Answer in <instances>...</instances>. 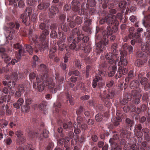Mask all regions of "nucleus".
<instances>
[{
    "label": "nucleus",
    "instance_id": "1",
    "mask_svg": "<svg viewBox=\"0 0 150 150\" xmlns=\"http://www.w3.org/2000/svg\"><path fill=\"white\" fill-rule=\"evenodd\" d=\"M43 78H39L38 77H36L37 82L34 83V87L36 90L39 91H42L44 89L45 87L48 86L49 88L50 89L51 91L53 93H55L57 90L60 89L61 86L58 85V88L55 86L52 82H47L46 81H44L43 83H41Z\"/></svg>",
    "mask_w": 150,
    "mask_h": 150
},
{
    "label": "nucleus",
    "instance_id": "2",
    "mask_svg": "<svg viewBox=\"0 0 150 150\" xmlns=\"http://www.w3.org/2000/svg\"><path fill=\"white\" fill-rule=\"evenodd\" d=\"M117 54H115L114 53L112 54V53H109L106 54L105 56L106 59L108 60V62L110 64H112L114 62V60L113 59L114 57L117 58L115 61V63H118V65L120 66L123 64L124 66L127 65V62L126 61H125V59L124 57L121 58V57L119 56L118 57L116 56Z\"/></svg>",
    "mask_w": 150,
    "mask_h": 150
},
{
    "label": "nucleus",
    "instance_id": "3",
    "mask_svg": "<svg viewBox=\"0 0 150 150\" xmlns=\"http://www.w3.org/2000/svg\"><path fill=\"white\" fill-rule=\"evenodd\" d=\"M112 20L114 21V23L116 25L117 24V20L116 18V17L115 15L112 14H110L107 16L105 17V18H102L100 21V23L101 24H103L106 23H107L109 26H110L112 23Z\"/></svg>",
    "mask_w": 150,
    "mask_h": 150
},
{
    "label": "nucleus",
    "instance_id": "4",
    "mask_svg": "<svg viewBox=\"0 0 150 150\" xmlns=\"http://www.w3.org/2000/svg\"><path fill=\"white\" fill-rule=\"evenodd\" d=\"M14 47L15 48L19 49V55H17V56H16L17 60L14 59H13L11 61V63L12 65L16 63L19 61L21 58V55L23 54L22 52L23 51H22V46L21 45H20L19 43H17L14 45Z\"/></svg>",
    "mask_w": 150,
    "mask_h": 150
},
{
    "label": "nucleus",
    "instance_id": "5",
    "mask_svg": "<svg viewBox=\"0 0 150 150\" xmlns=\"http://www.w3.org/2000/svg\"><path fill=\"white\" fill-rule=\"evenodd\" d=\"M46 29L45 31H43L42 34L40 37V41L42 42V48L44 49L47 47V36L49 34V30H47Z\"/></svg>",
    "mask_w": 150,
    "mask_h": 150
},
{
    "label": "nucleus",
    "instance_id": "6",
    "mask_svg": "<svg viewBox=\"0 0 150 150\" xmlns=\"http://www.w3.org/2000/svg\"><path fill=\"white\" fill-rule=\"evenodd\" d=\"M68 42L69 43H72L69 46L70 48L72 50H74L76 46V43L79 42L78 38L75 37L74 35L70 36L68 38Z\"/></svg>",
    "mask_w": 150,
    "mask_h": 150
},
{
    "label": "nucleus",
    "instance_id": "7",
    "mask_svg": "<svg viewBox=\"0 0 150 150\" xmlns=\"http://www.w3.org/2000/svg\"><path fill=\"white\" fill-rule=\"evenodd\" d=\"M66 36L64 34H62V37L57 42L59 50L62 51L64 49L66 45L64 43L65 42Z\"/></svg>",
    "mask_w": 150,
    "mask_h": 150
},
{
    "label": "nucleus",
    "instance_id": "8",
    "mask_svg": "<svg viewBox=\"0 0 150 150\" xmlns=\"http://www.w3.org/2000/svg\"><path fill=\"white\" fill-rule=\"evenodd\" d=\"M114 93L112 92L104 91L103 93L101 94L102 100L103 101H105V99H112L114 96Z\"/></svg>",
    "mask_w": 150,
    "mask_h": 150
},
{
    "label": "nucleus",
    "instance_id": "9",
    "mask_svg": "<svg viewBox=\"0 0 150 150\" xmlns=\"http://www.w3.org/2000/svg\"><path fill=\"white\" fill-rule=\"evenodd\" d=\"M102 78L99 76H96L93 80L92 83V86L93 88H95L98 84L100 85L101 86H103L104 85V82L102 81Z\"/></svg>",
    "mask_w": 150,
    "mask_h": 150
},
{
    "label": "nucleus",
    "instance_id": "10",
    "mask_svg": "<svg viewBox=\"0 0 150 150\" xmlns=\"http://www.w3.org/2000/svg\"><path fill=\"white\" fill-rule=\"evenodd\" d=\"M108 41L107 40H105V41H103V43L101 42L98 43L97 44V49L99 50L100 52L105 50V47H104V45L105 46L107 45L108 44Z\"/></svg>",
    "mask_w": 150,
    "mask_h": 150
},
{
    "label": "nucleus",
    "instance_id": "11",
    "mask_svg": "<svg viewBox=\"0 0 150 150\" xmlns=\"http://www.w3.org/2000/svg\"><path fill=\"white\" fill-rule=\"evenodd\" d=\"M5 51V50L4 48L2 47L0 48V52L2 53L1 55L2 58L4 59L5 62H7L11 59V58L4 53Z\"/></svg>",
    "mask_w": 150,
    "mask_h": 150
},
{
    "label": "nucleus",
    "instance_id": "12",
    "mask_svg": "<svg viewBox=\"0 0 150 150\" xmlns=\"http://www.w3.org/2000/svg\"><path fill=\"white\" fill-rule=\"evenodd\" d=\"M18 78V75L17 71H13L10 76H6L4 77V78L6 79H11L13 80H15L17 79Z\"/></svg>",
    "mask_w": 150,
    "mask_h": 150
},
{
    "label": "nucleus",
    "instance_id": "13",
    "mask_svg": "<svg viewBox=\"0 0 150 150\" xmlns=\"http://www.w3.org/2000/svg\"><path fill=\"white\" fill-rule=\"evenodd\" d=\"M33 47L31 45H28L24 47L22 52H28L30 54H32L33 53Z\"/></svg>",
    "mask_w": 150,
    "mask_h": 150
},
{
    "label": "nucleus",
    "instance_id": "14",
    "mask_svg": "<svg viewBox=\"0 0 150 150\" xmlns=\"http://www.w3.org/2000/svg\"><path fill=\"white\" fill-rule=\"evenodd\" d=\"M132 95L134 97H137L135 98L134 102L138 104L140 103V100L138 92L136 90H133L131 92Z\"/></svg>",
    "mask_w": 150,
    "mask_h": 150
},
{
    "label": "nucleus",
    "instance_id": "15",
    "mask_svg": "<svg viewBox=\"0 0 150 150\" xmlns=\"http://www.w3.org/2000/svg\"><path fill=\"white\" fill-rule=\"evenodd\" d=\"M6 31L7 33L9 34L6 37L7 40H12L13 38V35L15 33V31L13 29H11V30H6Z\"/></svg>",
    "mask_w": 150,
    "mask_h": 150
},
{
    "label": "nucleus",
    "instance_id": "16",
    "mask_svg": "<svg viewBox=\"0 0 150 150\" xmlns=\"http://www.w3.org/2000/svg\"><path fill=\"white\" fill-rule=\"evenodd\" d=\"M121 121V119L119 116L113 118L112 120V122L115 126H117L119 125Z\"/></svg>",
    "mask_w": 150,
    "mask_h": 150
},
{
    "label": "nucleus",
    "instance_id": "17",
    "mask_svg": "<svg viewBox=\"0 0 150 150\" xmlns=\"http://www.w3.org/2000/svg\"><path fill=\"white\" fill-rule=\"evenodd\" d=\"M139 83L137 80H134L132 81L130 83V88L133 89L137 88L139 86Z\"/></svg>",
    "mask_w": 150,
    "mask_h": 150
},
{
    "label": "nucleus",
    "instance_id": "18",
    "mask_svg": "<svg viewBox=\"0 0 150 150\" xmlns=\"http://www.w3.org/2000/svg\"><path fill=\"white\" fill-rule=\"evenodd\" d=\"M56 50L57 48L55 47H52L51 48L49 55V57L50 58H53L55 57V55L53 53L56 51Z\"/></svg>",
    "mask_w": 150,
    "mask_h": 150
},
{
    "label": "nucleus",
    "instance_id": "19",
    "mask_svg": "<svg viewBox=\"0 0 150 150\" xmlns=\"http://www.w3.org/2000/svg\"><path fill=\"white\" fill-rule=\"evenodd\" d=\"M39 108L43 111V113L45 114L47 112L46 106L43 103H41L39 106Z\"/></svg>",
    "mask_w": 150,
    "mask_h": 150
},
{
    "label": "nucleus",
    "instance_id": "20",
    "mask_svg": "<svg viewBox=\"0 0 150 150\" xmlns=\"http://www.w3.org/2000/svg\"><path fill=\"white\" fill-rule=\"evenodd\" d=\"M117 68L115 65L113 66L112 67V70L110 71L108 74V75L109 77H112L113 76L115 71H116Z\"/></svg>",
    "mask_w": 150,
    "mask_h": 150
},
{
    "label": "nucleus",
    "instance_id": "21",
    "mask_svg": "<svg viewBox=\"0 0 150 150\" xmlns=\"http://www.w3.org/2000/svg\"><path fill=\"white\" fill-rule=\"evenodd\" d=\"M22 22L23 23H25L28 20L29 16L25 13L22 14L21 16Z\"/></svg>",
    "mask_w": 150,
    "mask_h": 150
},
{
    "label": "nucleus",
    "instance_id": "22",
    "mask_svg": "<svg viewBox=\"0 0 150 150\" xmlns=\"http://www.w3.org/2000/svg\"><path fill=\"white\" fill-rule=\"evenodd\" d=\"M40 28L42 30H44L43 31H45V30L47 29V30H49V27L48 26H46L44 23H41L39 25Z\"/></svg>",
    "mask_w": 150,
    "mask_h": 150
},
{
    "label": "nucleus",
    "instance_id": "23",
    "mask_svg": "<svg viewBox=\"0 0 150 150\" xmlns=\"http://www.w3.org/2000/svg\"><path fill=\"white\" fill-rule=\"evenodd\" d=\"M78 38L79 41L83 40L85 42H87L89 40V38L88 37L84 36L83 35H81Z\"/></svg>",
    "mask_w": 150,
    "mask_h": 150
},
{
    "label": "nucleus",
    "instance_id": "24",
    "mask_svg": "<svg viewBox=\"0 0 150 150\" xmlns=\"http://www.w3.org/2000/svg\"><path fill=\"white\" fill-rule=\"evenodd\" d=\"M8 28L6 30V28H5L6 27H5L4 28L5 30L6 31V30H11V29H13L12 28H13L15 27V25L13 23H9L8 24H7Z\"/></svg>",
    "mask_w": 150,
    "mask_h": 150
},
{
    "label": "nucleus",
    "instance_id": "25",
    "mask_svg": "<svg viewBox=\"0 0 150 150\" xmlns=\"http://www.w3.org/2000/svg\"><path fill=\"white\" fill-rule=\"evenodd\" d=\"M114 20H112V22H113V23H112V24L110 26H111L113 25L114 26L112 27L113 30L114 31V32H116L117 31L118 29L117 26L118 25L119 23L118 21H117V24L116 25L115 24V23H114V22H114Z\"/></svg>",
    "mask_w": 150,
    "mask_h": 150
},
{
    "label": "nucleus",
    "instance_id": "26",
    "mask_svg": "<svg viewBox=\"0 0 150 150\" xmlns=\"http://www.w3.org/2000/svg\"><path fill=\"white\" fill-rule=\"evenodd\" d=\"M134 145H132V146L131 147L130 146L129 144H126L124 147L125 149L127 150H129L132 148L133 150H136V148L135 147H134Z\"/></svg>",
    "mask_w": 150,
    "mask_h": 150
},
{
    "label": "nucleus",
    "instance_id": "27",
    "mask_svg": "<svg viewBox=\"0 0 150 150\" xmlns=\"http://www.w3.org/2000/svg\"><path fill=\"white\" fill-rule=\"evenodd\" d=\"M15 85L16 83L14 81L12 82L11 81H10L8 83V87L10 89L14 88Z\"/></svg>",
    "mask_w": 150,
    "mask_h": 150
},
{
    "label": "nucleus",
    "instance_id": "28",
    "mask_svg": "<svg viewBox=\"0 0 150 150\" xmlns=\"http://www.w3.org/2000/svg\"><path fill=\"white\" fill-rule=\"evenodd\" d=\"M120 72L123 74H126L128 72V70L125 68H124L122 66L119 67Z\"/></svg>",
    "mask_w": 150,
    "mask_h": 150
},
{
    "label": "nucleus",
    "instance_id": "29",
    "mask_svg": "<svg viewBox=\"0 0 150 150\" xmlns=\"http://www.w3.org/2000/svg\"><path fill=\"white\" fill-rule=\"evenodd\" d=\"M103 116L99 114H97L95 116L96 120L98 122H100L102 120Z\"/></svg>",
    "mask_w": 150,
    "mask_h": 150
},
{
    "label": "nucleus",
    "instance_id": "30",
    "mask_svg": "<svg viewBox=\"0 0 150 150\" xmlns=\"http://www.w3.org/2000/svg\"><path fill=\"white\" fill-rule=\"evenodd\" d=\"M32 10L31 8L28 7L26 10L25 13L29 16L32 13Z\"/></svg>",
    "mask_w": 150,
    "mask_h": 150
},
{
    "label": "nucleus",
    "instance_id": "31",
    "mask_svg": "<svg viewBox=\"0 0 150 150\" xmlns=\"http://www.w3.org/2000/svg\"><path fill=\"white\" fill-rule=\"evenodd\" d=\"M78 122L79 123V124H78V125H76L77 127V128L75 126H74V127H75V129L74 130V133L76 134H77L81 132L80 130L78 128H80V125L79 124V122Z\"/></svg>",
    "mask_w": 150,
    "mask_h": 150
},
{
    "label": "nucleus",
    "instance_id": "32",
    "mask_svg": "<svg viewBox=\"0 0 150 150\" xmlns=\"http://www.w3.org/2000/svg\"><path fill=\"white\" fill-rule=\"evenodd\" d=\"M58 8L56 7H52L51 12L52 13L53 15L55 14L58 12Z\"/></svg>",
    "mask_w": 150,
    "mask_h": 150
},
{
    "label": "nucleus",
    "instance_id": "33",
    "mask_svg": "<svg viewBox=\"0 0 150 150\" xmlns=\"http://www.w3.org/2000/svg\"><path fill=\"white\" fill-rule=\"evenodd\" d=\"M121 149L120 147L117 145L114 144L113 146H112L111 150H120Z\"/></svg>",
    "mask_w": 150,
    "mask_h": 150
},
{
    "label": "nucleus",
    "instance_id": "34",
    "mask_svg": "<svg viewBox=\"0 0 150 150\" xmlns=\"http://www.w3.org/2000/svg\"><path fill=\"white\" fill-rule=\"evenodd\" d=\"M18 90L19 91L22 92V93H23L24 90L23 85L22 84L19 85L18 87Z\"/></svg>",
    "mask_w": 150,
    "mask_h": 150
},
{
    "label": "nucleus",
    "instance_id": "35",
    "mask_svg": "<svg viewBox=\"0 0 150 150\" xmlns=\"http://www.w3.org/2000/svg\"><path fill=\"white\" fill-rule=\"evenodd\" d=\"M33 59L34 62L33 63V67H35L36 66V62L38 60V57L36 56L35 55L33 57Z\"/></svg>",
    "mask_w": 150,
    "mask_h": 150
},
{
    "label": "nucleus",
    "instance_id": "36",
    "mask_svg": "<svg viewBox=\"0 0 150 150\" xmlns=\"http://www.w3.org/2000/svg\"><path fill=\"white\" fill-rule=\"evenodd\" d=\"M16 134L17 136V137L19 139H21L22 138L23 133L22 132L20 131H18L16 132Z\"/></svg>",
    "mask_w": 150,
    "mask_h": 150
},
{
    "label": "nucleus",
    "instance_id": "37",
    "mask_svg": "<svg viewBox=\"0 0 150 150\" xmlns=\"http://www.w3.org/2000/svg\"><path fill=\"white\" fill-rule=\"evenodd\" d=\"M78 89L84 90V89L85 86L83 83L82 82H80L78 85Z\"/></svg>",
    "mask_w": 150,
    "mask_h": 150
},
{
    "label": "nucleus",
    "instance_id": "38",
    "mask_svg": "<svg viewBox=\"0 0 150 150\" xmlns=\"http://www.w3.org/2000/svg\"><path fill=\"white\" fill-rule=\"evenodd\" d=\"M117 46V44L115 43H114L111 46L112 48V50H113V53H115V54H116L117 53V51H116L115 49Z\"/></svg>",
    "mask_w": 150,
    "mask_h": 150
},
{
    "label": "nucleus",
    "instance_id": "39",
    "mask_svg": "<svg viewBox=\"0 0 150 150\" xmlns=\"http://www.w3.org/2000/svg\"><path fill=\"white\" fill-rule=\"evenodd\" d=\"M43 136L45 138H47L49 136V132L47 130H44L43 131Z\"/></svg>",
    "mask_w": 150,
    "mask_h": 150
},
{
    "label": "nucleus",
    "instance_id": "40",
    "mask_svg": "<svg viewBox=\"0 0 150 150\" xmlns=\"http://www.w3.org/2000/svg\"><path fill=\"white\" fill-rule=\"evenodd\" d=\"M126 122L129 125L132 126L133 124V121L130 120L129 118H127L126 119Z\"/></svg>",
    "mask_w": 150,
    "mask_h": 150
},
{
    "label": "nucleus",
    "instance_id": "41",
    "mask_svg": "<svg viewBox=\"0 0 150 150\" xmlns=\"http://www.w3.org/2000/svg\"><path fill=\"white\" fill-rule=\"evenodd\" d=\"M51 36L52 38H56L57 36V33L54 30H52L51 32Z\"/></svg>",
    "mask_w": 150,
    "mask_h": 150
},
{
    "label": "nucleus",
    "instance_id": "42",
    "mask_svg": "<svg viewBox=\"0 0 150 150\" xmlns=\"http://www.w3.org/2000/svg\"><path fill=\"white\" fill-rule=\"evenodd\" d=\"M127 49L130 53L131 54L133 52V47L132 46H128L127 47Z\"/></svg>",
    "mask_w": 150,
    "mask_h": 150
},
{
    "label": "nucleus",
    "instance_id": "43",
    "mask_svg": "<svg viewBox=\"0 0 150 150\" xmlns=\"http://www.w3.org/2000/svg\"><path fill=\"white\" fill-rule=\"evenodd\" d=\"M17 102L20 106H21L23 103L24 100L22 98H20L18 100Z\"/></svg>",
    "mask_w": 150,
    "mask_h": 150
},
{
    "label": "nucleus",
    "instance_id": "44",
    "mask_svg": "<svg viewBox=\"0 0 150 150\" xmlns=\"http://www.w3.org/2000/svg\"><path fill=\"white\" fill-rule=\"evenodd\" d=\"M126 4V2L125 1H122L120 2L119 4V7L120 8H122L124 7Z\"/></svg>",
    "mask_w": 150,
    "mask_h": 150
},
{
    "label": "nucleus",
    "instance_id": "45",
    "mask_svg": "<svg viewBox=\"0 0 150 150\" xmlns=\"http://www.w3.org/2000/svg\"><path fill=\"white\" fill-rule=\"evenodd\" d=\"M129 19L131 22H134L136 21L137 18L135 16H132L130 17Z\"/></svg>",
    "mask_w": 150,
    "mask_h": 150
},
{
    "label": "nucleus",
    "instance_id": "46",
    "mask_svg": "<svg viewBox=\"0 0 150 150\" xmlns=\"http://www.w3.org/2000/svg\"><path fill=\"white\" fill-rule=\"evenodd\" d=\"M18 6L20 8H23L24 6V3L22 1H20L18 3Z\"/></svg>",
    "mask_w": 150,
    "mask_h": 150
},
{
    "label": "nucleus",
    "instance_id": "47",
    "mask_svg": "<svg viewBox=\"0 0 150 150\" xmlns=\"http://www.w3.org/2000/svg\"><path fill=\"white\" fill-rule=\"evenodd\" d=\"M75 65L76 67L79 69L81 68V65L79 61H77L75 62Z\"/></svg>",
    "mask_w": 150,
    "mask_h": 150
},
{
    "label": "nucleus",
    "instance_id": "48",
    "mask_svg": "<svg viewBox=\"0 0 150 150\" xmlns=\"http://www.w3.org/2000/svg\"><path fill=\"white\" fill-rule=\"evenodd\" d=\"M105 145V144L103 142H99L98 143V146L100 148L103 147Z\"/></svg>",
    "mask_w": 150,
    "mask_h": 150
},
{
    "label": "nucleus",
    "instance_id": "49",
    "mask_svg": "<svg viewBox=\"0 0 150 150\" xmlns=\"http://www.w3.org/2000/svg\"><path fill=\"white\" fill-rule=\"evenodd\" d=\"M25 102L27 105H30L31 103V99L29 98H27L26 99Z\"/></svg>",
    "mask_w": 150,
    "mask_h": 150
},
{
    "label": "nucleus",
    "instance_id": "50",
    "mask_svg": "<svg viewBox=\"0 0 150 150\" xmlns=\"http://www.w3.org/2000/svg\"><path fill=\"white\" fill-rule=\"evenodd\" d=\"M113 84V81H111L108 82L107 84V85L108 87H110L112 86Z\"/></svg>",
    "mask_w": 150,
    "mask_h": 150
},
{
    "label": "nucleus",
    "instance_id": "51",
    "mask_svg": "<svg viewBox=\"0 0 150 150\" xmlns=\"http://www.w3.org/2000/svg\"><path fill=\"white\" fill-rule=\"evenodd\" d=\"M108 101V99H105V101H103L105 103V105L107 107H109L110 106V103L108 102H105L106 101Z\"/></svg>",
    "mask_w": 150,
    "mask_h": 150
},
{
    "label": "nucleus",
    "instance_id": "52",
    "mask_svg": "<svg viewBox=\"0 0 150 150\" xmlns=\"http://www.w3.org/2000/svg\"><path fill=\"white\" fill-rule=\"evenodd\" d=\"M22 94L23 93H22V92H19V91H18L16 92L15 95L16 97H19L21 96Z\"/></svg>",
    "mask_w": 150,
    "mask_h": 150
},
{
    "label": "nucleus",
    "instance_id": "53",
    "mask_svg": "<svg viewBox=\"0 0 150 150\" xmlns=\"http://www.w3.org/2000/svg\"><path fill=\"white\" fill-rule=\"evenodd\" d=\"M29 78L30 79H33L35 77V74L34 73H31L29 76Z\"/></svg>",
    "mask_w": 150,
    "mask_h": 150
},
{
    "label": "nucleus",
    "instance_id": "54",
    "mask_svg": "<svg viewBox=\"0 0 150 150\" xmlns=\"http://www.w3.org/2000/svg\"><path fill=\"white\" fill-rule=\"evenodd\" d=\"M28 105L27 106H24V110L25 112H28L30 109V107Z\"/></svg>",
    "mask_w": 150,
    "mask_h": 150
},
{
    "label": "nucleus",
    "instance_id": "55",
    "mask_svg": "<svg viewBox=\"0 0 150 150\" xmlns=\"http://www.w3.org/2000/svg\"><path fill=\"white\" fill-rule=\"evenodd\" d=\"M83 109L82 107H80L78 109V110H77L76 111V113H77V115L78 114H79V113H81L83 112Z\"/></svg>",
    "mask_w": 150,
    "mask_h": 150
},
{
    "label": "nucleus",
    "instance_id": "56",
    "mask_svg": "<svg viewBox=\"0 0 150 150\" xmlns=\"http://www.w3.org/2000/svg\"><path fill=\"white\" fill-rule=\"evenodd\" d=\"M90 67H87L86 68V76L87 77H88L89 76V70Z\"/></svg>",
    "mask_w": 150,
    "mask_h": 150
},
{
    "label": "nucleus",
    "instance_id": "57",
    "mask_svg": "<svg viewBox=\"0 0 150 150\" xmlns=\"http://www.w3.org/2000/svg\"><path fill=\"white\" fill-rule=\"evenodd\" d=\"M2 92L5 94H7L8 93V91L7 88L6 87H4L3 88Z\"/></svg>",
    "mask_w": 150,
    "mask_h": 150
},
{
    "label": "nucleus",
    "instance_id": "58",
    "mask_svg": "<svg viewBox=\"0 0 150 150\" xmlns=\"http://www.w3.org/2000/svg\"><path fill=\"white\" fill-rule=\"evenodd\" d=\"M94 123V121L91 119H89L88 120V125H92Z\"/></svg>",
    "mask_w": 150,
    "mask_h": 150
},
{
    "label": "nucleus",
    "instance_id": "59",
    "mask_svg": "<svg viewBox=\"0 0 150 150\" xmlns=\"http://www.w3.org/2000/svg\"><path fill=\"white\" fill-rule=\"evenodd\" d=\"M81 127V128L82 129V130H85L87 129V127L86 125L85 124H83L80 127Z\"/></svg>",
    "mask_w": 150,
    "mask_h": 150
},
{
    "label": "nucleus",
    "instance_id": "60",
    "mask_svg": "<svg viewBox=\"0 0 150 150\" xmlns=\"http://www.w3.org/2000/svg\"><path fill=\"white\" fill-rule=\"evenodd\" d=\"M89 96H88L85 95L83 96L82 98L81 99L82 100H86L88 99L89 98Z\"/></svg>",
    "mask_w": 150,
    "mask_h": 150
},
{
    "label": "nucleus",
    "instance_id": "61",
    "mask_svg": "<svg viewBox=\"0 0 150 150\" xmlns=\"http://www.w3.org/2000/svg\"><path fill=\"white\" fill-rule=\"evenodd\" d=\"M38 8L40 9H42L44 8L45 6L43 4H40L38 6Z\"/></svg>",
    "mask_w": 150,
    "mask_h": 150
},
{
    "label": "nucleus",
    "instance_id": "62",
    "mask_svg": "<svg viewBox=\"0 0 150 150\" xmlns=\"http://www.w3.org/2000/svg\"><path fill=\"white\" fill-rule=\"evenodd\" d=\"M13 105L15 108L18 109L20 108V106L18 103L17 102V103H14L13 104Z\"/></svg>",
    "mask_w": 150,
    "mask_h": 150
},
{
    "label": "nucleus",
    "instance_id": "63",
    "mask_svg": "<svg viewBox=\"0 0 150 150\" xmlns=\"http://www.w3.org/2000/svg\"><path fill=\"white\" fill-rule=\"evenodd\" d=\"M6 114L8 115H10L11 114V111L9 109H7L6 110Z\"/></svg>",
    "mask_w": 150,
    "mask_h": 150
},
{
    "label": "nucleus",
    "instance_id": "64",
    "mask_svg": "<svg viewBox=\"0 0 150 150\" xmlns=\"http://www.w3.org/2000/svg\"><path fill=\"white\" fill-rule=\"evenodd\" d=\"M108 146L107 144H105V145L102 147V150H108Z\"/></svg>",
    "mask_w": 150,
    "mask_h": 150
}]
</instances>
